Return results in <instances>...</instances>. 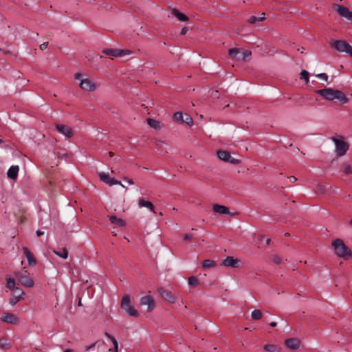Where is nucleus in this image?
Masks as SVG:
<instances>
[{
	"instance_id": "44",
	"label": "nucleus",
	"mask_w": 352,
	"mask_h": 352,
	"mask_svg": "<svg viewBox=\"0 0 352 352\" xmlns=\"http://www.w3.org/2000/svg\"><path fill=\"white\" fill-rule=\"evenodd\" d=\"M19 298L12 296L10 298L9 302L11 305H14L19 301Z\"/></svg>"
},
{
	"instance_id": "23",
	"label": "nucleus",
	"mask_w": 352,
	"mask_h": 352,
	"mask_svg": "<svg viewBox=\"0 0 352 352\" xmlns=\"http://www.w3.org/2000/svg\"><path fill=\"white\" fill-rule=\"evenodd\" d=\"M109 220L111 223H113L118 227H122L125 225L124 221L122 219L118 218L116 216H111L109 217Z\"/></svg>"
},
{
	"instance_id": "32",
	"label": "nucleus",
	"mask_w": 352,
	"mask_h": 352,
	"mask_svg": "<svg viewBox=\"0 0 352 352\" xmlns=\"http://www.w3.org/2000/svg\"><path fill=\"white\" fill-rule=\"evenodd\" d=\"M228 54L230 56L237 59L240 55V50L238 48H231L228 50Z\"/></svg>"
},
{
	"instance_id": "36",
	"label": "nucleus",
	"mask_w": 352,
	"mask_h": 352,
	"mask_svg": "<svg viewBox=\"0 0 352 352\" xmlns=\"http://www.w3.org/2000/svg\"><path fill=\"white\" fill-rule=\"evenodd\" d=\"M309 74L307 71L302 70L300 72V79L304 80L305 83L307 84L309 81Z\"/></svg>"
},
{
	"instance_id": "15",
	"label": "nucleus",
	"mask_w": 352,
	"mask_h": 352,
	"mask_svg": "<svg viewBox=\"0 0 352 352\" xmlns=\"http://www.w3.org/2000/svg\"><path fill=\"white\" fill-rule=\"evenodd\" d=\"M285 344L290 349L296 350L300 346V341L296 338H289L285 341Z\"/></svg>"
},
{
	"instance_id": "53",
	"label": "nucleus",
	"mask_w": 352,
	"mask_h": 352,
	"mask_svg": "<svg viewBox=\"0 0 352 352\" xmlns=\"http://www.w3.org/2000/svg\"><path fill=\"white\" fill-rule=\"evenodd\" d=\"M269 324H270V326H271L272 327H276L277 323H276V322H271Z\"/></svg>"
},
{
	"instance_id": "13",
	"label": "nucleus",
	"mask_w": 352,
	"mask_h": 352,
	"mask_svg": "<svg viewBox=\"0 0 352 352\" xmlns=\"http://www.w3.org/2000/svg\"><path fill=\"white\" fill-rule=\"evenodd\" d=\"M56 129L59 133L68 138H70L73 136L72 129L68 126L57 124H56Z\"/></svg>"
},
{
	"instance_id": "55",
	"label": "nucleus",
	"mask_w": 352,
	"mask_h": 352,
	"mask_svg": "<svg viewBox=\"0 0 352 352\" xmlns=\"http://www.w3.org/2000/svg\"><path fill=\"white\" fill-rule=\"evenodd\" d=\"M270 243H271V239H267L266 240V244H267V245H269Z\"/></svg>"
},
{
	"instance_id": "25",
	"label": "nucleus",
	"mask_w": 352,
	"mask_h": 352,
	"mask_svg": "<svg viewBox=\"0 0 352 352\" xmlns=\"http://www.w3.org/2000/svg\"><path fill=\"white\" fill-rule=\"evenodd\" d=\"M146 121H147L148 124L151 127H152L156 130L160 129L161 128L160 122L159 121H157L152 118H147Z\"/></svg>"
},
{
	"instance_id": "61",
	"label": "nucleus",
	"mask_w": 352,
	"mask_h": 352,
	"mask_svg": "<svg viewBox=\"0 0 352 352\" xmlns=\"http://www.w3.org/2000/svg\"><path fill=\"white\" fill-rule=\"evenodd\" d=\"M263 236H260V238H259V239H260V240H262V239H263Z\"/></svg>"
},
{
	"instance_id": "51",
	"label": "nucleus",
	"mask_w": 352,
	"mask_h": 352,
	"mask_svg": "<svg viewBox=\"0 0 352 352\" xmlns=\"http://www.w3.org/2000/svg\"><path fill=\"white\" fill-rule=\"evenodd\" d=\"M288 179L291 182H295L297 180V179L294 176H290L288 177Z\"/></svg>"
},
{
	"instance_id": "30",
	"label": "nucleus",
	"mask_w": 352,
	"mask_h": 352,
	"mask_svg": "<svg viewBox=\"0 0 352 352\" xmlns=\"http://www.w3.org/2000/svg\"><path fill=\"white\" fill-rule=\"evenodd\" d=\"M54 252L58 256L65 259L68 256V252L66 248H63L60 251L54 250Z\"/></svg>"
},
{
	"instance_id": "8",
	"label": "nucleus",
	"mask_w": 352,
	"mask_h": 352,
	"mask_svg": "<svg viewBox=\"0 0 352 352\" xmlns=\"http://www.w3.org/2000/svg\"><path fill=\"white\" fill-rule=\"evenodd\" d=\"M157 292L161 297L169 303H175L177 300V296L172 292L166 290L163 287H158Z\"/></svg>"
},
{
	"instance_id": "26",
	"label": "nucleus",
	"mask_w": 352,
	"mask_h": 352,
	"mask_svg": "<svg viewBox=\"0 0 352 352\" xmlns=\"http://www.w3.org/2000/svg\"><path fill=\"white\" fill-rule=\"evenodd\" d=\"M264 349L269 352H279L281 348L275 344H266L264 346Z\"/></svg>"
},
{
	"instance_id": "46",
	"label": "nucleus",
	"mask_w": 352,
	"mask_h": 352,
	"mask_svg": "<svg viewBox=\"0 0 352 352\" xmlns=\"http://www.w3.org/2000/svg\"><path fill=\"white\" fill-rule=\"evenodd\" d=\"M192 238H193V236L192 234H186L184 236V240H185V241H190L191 239H192Z\"/></svg>"
},
{
	"instance_id": "52",
	"label": "nucleus",
	"mask_w": 352,
	"mask_h": 352,
	"mask_svg": "<svg viewBox=\"0 0 352 352\" xmlns=\"http://www.w3.org/2000/svg\"><path fill=\"white\" fill-rule=\"evenodd\" d=\"M43 234H44V232L43 231H41V230H37L36 231V235L38 236H42Z\"/></svg>"
},
{
	"instance_id": "10",
	"label": "nucleus",
	"mask_w": 352,
	"mask_h": 352,
	"mask_svg": "<svg viewBox=\"0 0 352 352\" xmlns=\"http://www.w3.org/2000/svg\"><path fill=\"white\" fill-rule=\"evenodd\" d=\"M336 10L340 16L349 20L352 23V12L344 6L336 5Z\"/></svg>"
},
{
	"instance_id": "45",
	"label": "nucleus",
	"mask_w": 352,
	"mask_h": 352,
	"mask_svg": "<svg viewBox=\"0 0 352 352\" xmlns=\"http://www.w3.org/2000/svg\"><path fill=\"white\" fill-rule=\"evenodd\" d=\"M273 260L274 262L277 265H280L282 261V258L278 256H274Z\"/></svg>"
},
{
	"instance_id": "17",
	"label": "nucleus",
	"mask_w": 352,
	"mask_h": 352,
	"mask_svg": "<svg viewBox=\"0 0 352 352\" xmlns=\"http://www.w3.org/2000/svg\"><path fill=\"white\" fill-rule=\"evenodd\" d=\"M331 189V186L329 184H318L317 185L316 191L318 193H321L322 195L329 194Z\"/></svg>"
},
{
	"instance_id": "54",
	"label": "nucleus",
	"mask_w": 352,
	"mask_h": 352,
	"mask_svg": "<svg viewBox=\"0 0 352 352\" xmlns=\"http://www.w3.org/2000/svg\"><path fill=\"white\" fill-rule=\"evenodd\" d=\"M67 155V154H66V153L63 154V155L59 154L58 157L60 158H63L64 157H66Z\"/></svg>"
},
{
	"instance_id": "21",
	"label": "nucleus",
	"mask_w": 352,
	"mask_h": 352,
	"mask_svg": "<svg viewBox=\"0 0 352 352\" xmlns=\"http://www.w3.org/2000/svg\"><path fill=\"white\" fill-rule=\"evenodd\" d=\"M104 336L106 337H107L112 342V343L113 344V348L109 349V351L118 352V343L116 339L107 332L104 333Z\"/></svg>"
},
{
	"instance_id": "43",
	"label": "nucleus",
	"mask_w": 352,
	"mask_h": 352,
	"mask_svg": "<svg viewBox=\"0 0 352 352\" xmlns=\"http://www.w3.org/2000/svg\"><path fill=\"white\" fill-rule=\"evenodd\" d=\"M317 78H320L324 81H327L328 80V76L327 74L325 73H321V74H318L316 76Z\"/></svg>"
},
{
	"instance_id": "63",
	"label": "nucleus",
	"mask_w": 352,
	"mask_h": 352,
	"mask_svg": "<svg viewBox=\"0 0 352 352\" xmlns=\"http://www.w3.org/2000/svg\"><path fill=\"white\" fill-rule=\"evenodd\" d=\"M350 224L352 226V219L350 221Z\"/></svg>"
},
{
	"instance_id": "31",
	"label": "nucleus",
	"mask_w": 352,
	"mask_h": 352,
	"mask_svg": "<svg viewBox=\"0 0 352 352\" xmlns=\"http://www.w3.org/2000/svg\"><path fill=\"white\" fill-rule=\"evenodd\" d=\"M342 171L347 175L352 174V167L347 163H343L342 164Z\"/></svg>"
},
{
	"instance_id": "9",
	"label": "nucleus",
	"mask_w": 352,
	"mask_h": 352,
	"mask_svg": "<svg viewBox=\"0 0 352 352\" xmlns=\"http://www.w3.org/2000/svg\"><path fill=\"white\" fill-rule=\"evenodd\" d=\"M218 157L225 162H230L232 164H238L240 162L239 160L235 159L232 157L229 152L225 151H219L217 153Z\"/></svg>"
},
{
	"instance_id": "11",
	"label": "nucleus",
	"mask_w": 352,
	"mask_h": 352,
	"mask_svg": "<svg viewBox=\"0 0 352 352\" xmlns=\"http://www.w3.org/2000/svg\"><path fill=\"white\" fill-rule=\"evenodd\" d=\"M1 319L4 322L12 324H16L19 322V318L12 313H3L1 316Z\"/></svg>"
},
{
	"instance_id": "16",
	"label": "nucleus",
	"mask_w": 352,
	"mask_h": 352,
	"mask_svg": "<svg viewBox=\"0 0 352 352\" xmlns=\"http://www.w3.org/2000/svg\"><path fill=\"white\" fill-rule=\"evenodd\" d=\"M23 250L24 254L28 260V264L30 265H34L36 263V259L34 257V255L30 252V251L26 247L23 248Z\"/></svg>"
},
{
	"instance_id": "3",
	"label": "nucleus",
	"mask_w": 352,
	"mask_h": 352,
	"mask_svg": "<svg viewBox=\"0 0 352 352\" xmlns=\"http://www.w3.org/2000/svg\"><path fill=\"white\" fill-rule=\"evenodd\" d=\"M74 78L80 80V88L86 91H94L99 86L98 84L94 82L91 78L88 77L83 78V75L80 72L76 73Z\"/></svg>"
},
{
	"instance_id": "62",
	"label": "nucleus",
	"mask_w": 352,
	"mask_h": 352,
	"mask_svg": "<svg viewBox=\"0 0 352 352\" xmlns=\"http://www.w3.org/2000/svg\"><path fill=\"white\" fill-rule=\"evenodd\" d=\"M160 215L162 216L163 213L162 212H160Z\"/></svg>"
},
{
	"instance_id": "42",
	"label": "nucleus",
	"mask_w": 352,
	"mask_h": 352,
	"mask_svg": "<svg viewBox=\"0 0 352 352\" xmlns=\"http://www.w3.org/2000/svg\"><path fill=\"white\" fill-rule=\"evenodd\" d=\"M120 52H119L120 57H122V56H124L126 55H131L133 53L132 51L129 50H120Z\"/></svg>"
},
{
	"instance_id": "22",
	"label": "nucleus",
	"mask_w": 352,
	"mask_h": 352,
	"mask_svg": "<svg viewBox=\"0 0 352 352\" xmlns=\"http://www.w3.org/2000/svg\"><path fill=\"white\" fill-rule=\"evenodd\" d=\"M171 14L176 16L179 21H188V18L187 16H186L185 14H184L183 13H181L179 10H177V9H173L171 10Z\"/></svg>"
},
{
	"instance_id": "35",
	"label": "nucleus",
	"mask_w": 352,
	"mask_h": 352,
	"mask_svg": "<svg viewBox=\"0 0 352 352\" xmlns=\"http://www.w3.org/2000/svg\"><path fill=\"white\" fill-rule=\"evenodd\" d=\"M6 287L12 290L16 287L15 280L14 278L10 277L7 278Z\"/></svg>"
},
{
	"instance_id": "58",
	"label": "nucleus",
	"mask_w": 352,
	"mask_h": 352,
	"mask_svg": "<svg viewBox=\"0 0 352 352\" xmlns=\"http://www.w3.org/2000/svg\"><path fill=\"white\" fill-rule=\"evenodd\" d=\"M160 143H162V142H159L156 143V146H159Z\"/></svg>"
},
{
	"instance_id": "49",
	"label": "nucleus",
	"mask_w": 352,
	"mask_h": 352,
	"mask_svg": "<svg viewBox=\"0 0 352 352\" xmlns=\"http://www.w3.org/2000/svg\"><path fill=\"white\" fill-rule=\"evenodd\" d=\"M47 45H48V42H45V43H42L41 45H40V49L41 50H44L47 48Z\"/></svg>"
},
{
	"instance_id": "27",
	"label": "nucleus",
	"mask_w": 352,
	"mask_h": 352,
	"mask_svg": "<svg viewBox=\"0 0 352 352\" xmlns=\"http://www.w3.org/2000/svg\"><path fill=\"white\" fill-rule=\"evenodd\" d=\"M265 19V13H262L261 16H260V17H257V16H251L248 19V22H249L250 23L254 24V23H256V22L262 21H263Z\"/></svg>"
},
{
	"instance_id": "33",
	"label": "nucleus",
	"mask_w": 352,
	"mask_h": 352,
	"mask_svg": "<svg viewBox=\"0 0 352 352\" xmlns=\"http://www.w3.org/2000/svg\"><path fill=\"white\" fill-rule=\"evenodd\" d=\"M251 317L253 320H259L262 318V313L258 309H254L251 313Z\"/></svg>"
},
{
	"instance_id": "56",
	"label": "nucleus",
	"mask_w": 352,
	"mask_h": 352,
	"mask_svg": "<svg viewBox=\"0 0 352 352\" xmlns=\"http://www.w3.org/2000/svg\"><path fill=\"white\" fill-rule=\"evenodd\" d=\"M64 352H74V350L69 349L65 350Z\"/></svg>"
},
{
	"instance_id": "34",
	"label": "nucleus",
	"mask_w": 352,
	"mask_h": 352,
	"mask_svg": "<svg viewBox=\"0 0 352 352\" xmlns=\"http://www.w3.org/2000/svg\"><path fill=\"white\" fill-rule=\"evenodd\" d=\"M99 177L102 182L106 184H108V182L110 181V177L108 173L101 172L99 173Z\"/></svg>"
},
{
	"instance_id": "14",
	"label": "nucleus",
	"mask_w": 352,
	"mask_h": 352,
	"mask_svg": "<svg viewBox=\"0 0 352 352\" xmlns=\"http://www.w3.org/2000/svg\"><path fill=\"white\" fill-rule=\"evenodd\" d=\"M240 261L237 258H235L232 256H227L223 261V265L226 267H237Z\"/></svg>"
},
{
	"instance_id": "48",
	"label": "nucleus",
	"mask_w": 352,
	"mask_h": 352,
	"mask_svg": "<svg viewBox=\"0 0 352 352\" xmlns=\"http://www.w3.org/2000/svg\"><path fill=\"white\" fill-rule=\"evenodd\" d=\"M188 31V28L187 27H184L181 30L180 34L181 35H184V34H186L187 33Z\"/></svg>"
},
{
	"instance_id": "1",
	"label": "nucleus",
	"mask_w": 352,
	"mask_h": 352,
	"mask_svg": "<svg viewBox=\"0 0 352 352\" xmlns=\"http://www.w3.org/2000/svg\"><path fill=\"white\" fill-rule=\"evenodd\" d=\"M315 93L321 96L324 99L332 101L337 100L342 104L347 103L349 98L345 94L338 89H333L332 88H324L322 89H317Z\"/></svg>"
},
{
	"instance_id": "40",
	"label": "nucleus",
	"mask_w": 352,
	"mask_h": 352,
	"mask_svg": "<svg viewBox=\"0 0 352 352\" xmlns=\"http://www.w3.org/2000/svg\"><path fill=\"white\" fill-rule=\"evenodd\" d=\"M173 120L175 122H183V115L181 112H176L173 115Z\"/></svg>"
},
{
	"instance_id": "41",
	"label": "nucleus",
	"mask_w": 352,
	"mask_h": 352,
	"mask_svg": "<svg viewBox=\"0 0 352 352\" xmlns=\"http://www.w3.org/2000/svg\"><path fill=\"white\" fill-rule=\"evenodd\" d=\"M109 186H112V185H120L122 187H124V186L122 184L121 182L118 181V180H116L114 178H111L110 177V181L108 182V184Z\"/></svg>"
},
{
	"instance_id": "57",
	"label": "nucleus",
	"mask_w": 352,
	"mask_h": 352,
	"mask_svg": "<svg viewBox=\"0 0 352 352\" xmlns=\"http://www.w3.org/2000/svg\"><path fill=\"white\" fill-rule=\"evenodd\" d=\"M109 155L110 157H113L114 155V153L112 151L109 152Z\"/></svg>"
},
{
	"instance_id": "60",
	"label": "nucleus",
	"mask_w": 352,
	"mask_h": 352,
	"mask_svg": "<svg viewBox=\"0 0 352 352\" xmlns=\"http://www.w3.org/2000/svg\"><path fill=\"white\" fill-rule=\"evenodd\" d=\"M81 305H82V304H81V301H80V300H79V302H78V305H79V306H80Z\"/></svg>"
},
{
	"instance_id": "39",
	"label": "nucleus",
	"mask_w": 352,
	"mask_h": 352,
	"mask_svg": "<svg viewBox=\"0 0 352 352\" xmlns=\"http://www.w3.org/2000/svg\"><path fill=\"white\" fill-rule=\"evenodd\" d=\"M188 284L192 287H196L199 284V280L195 276H190L188 278Z\"/></svg>"
},
{
	"instance_id": "64",
	"label": "nucleus",
	"mask_w": 352,
	"mask_h": 352,
	"mask_svg": "<svg viewBox=\"0 0 352 352\" xmlns=\"http://www.w3.org/2000/svg\"><path fill=\"white\" fill-rule=\"evenodd\" d=\"M111 173H114V170L113 169H111Z\"/></svg>"
},
{
	"instance_id": "47",
	"label": "nucleus",
	"mask_w": 352,
	"mask_h": 352,
	"mask_svg": "<svg viewBox=\"0 0 352 352\" xmlns=\"http://www.w3.org/2000/svg\"><path fill=\"white\" fill-rule=\"evenodd\" d=\"M183 122H186L188 124H192V120L190 117H186L185 120L183 119Z\"/></svg>"
},
{
	"instance_id": "6",
	"label": "nucleus",
	"mask_w": 352,
	"mask_h": 352,
	"mask_svg": "<svg viewBox=\"0 0 352 352\" xmlns=\"http://www.w3.org/2000/svg\"><path fill=\"white\" fill-rule=\"evenodd\" d=\"M121 308L131 316L138 317L139 316L138 311L131 305L130 298L127 295L122 299Z\"/></svg>"
},
{
	"instance_id": "24",
	"label": "nucleus",
	"mask_w": 352,
	"mask_h": 352,
	"mask_svg": "<svg viewBox=\"0 0 352 352\" xmlns=\"http://www.w3.org/2000/svg\"><path fill=\"white\" fill-rule=\"evenodd\" d=\"M102 52L109 56H119L120 49H104Z\"/></svg>"
},
{
	"instance_id": "29",
	"label": "nucleus",
	"mask_w": 352,
	"mask_h": 352,
	"mask_svg": "<svg viewBox=\"0 0 352 352\" xmlns=\"http://www.w3.org/2000/svg\"><path fill=\"white\" fill-rule=\"evenodd\" d=\"M251 54H252V52L250 51H248V50L243 51L242 53H240V55L239 56V57H237V59L246 60L248 58H249L250 57Z\"/></svg>"
},
{
	"instance_id": "28",
	"label": "nucleus",
	"mask_w": 352,
	"mask_h": 352,
	"mask_svg": "<svg viewBox=\"0 0 352 352\" xmlns=\"http://www.w3.org/2000/svg\"><path fill=\"white\" fill-rule=\"evenodd\" d=\"M11 347L10 343L8 339L2 338L0 339V348L2 349H8Z\"/></svg>"
},
{
	"instance_id": "5",
	"label": "nucleus",
	"mask_w": 352,
	"mask_h": 352,
	"mask_svg": "<svg viewBox=\"0 0 352 352\" xmlns=\"http://www.w3.org/2000/svg\"><path fill=\"white\" fill-rule=\"evenodd\" d=\"M329 45L331 48L339 52H345L352 56V46L344 40H331Z\"/></svg>"
},
{
	"instance_id": "50",
	"label": "nucleus",
	"mask_w": 352,
	"mask_h": 352,
	"mask_svg": "<svg viewBox=\"0 0 352 352\" xmlns=\"http://www.w3.org/2000/svg\"><path fill=\"white\" fill-rule=\"evenodd\" d=\"M124 180L127 182L129 184H134V182H133V180L132 179L124 177Z\"/></svg>"
},
{
	"instance_id": "37",
	"label": "nucleus",
	"mask_w": 352,
	"mask_h": 352,
	"mask_svg": "<svg viewBox=\"0 0 352 352\" xmlns=\"http://www.w3.org/2000/svg\"><path fill=\"white\" fill-rule=\"evenodd\" d=\"M13 296L21 299V296L24 294V292L19 287H15L12 289Z\"/></svg>"
},
{
	"instance_id": "18",
	"label": "nucleus",
	"mask_w": 352,
	"mask_h": 352,
	"mask_svg": "<svg viewBox=\"0 0 352 352\" xmlns=\"http://www.w3.org/2000/svg\"><path fill=\"white\" fill-rule=\"evenodd\" d=\"M19 166H12L7 172L8 177L14 179L17 177L18 172H19Z\"/></svg>"
},
{
	"instance_id": "7",
	"label": "nucleus",
	"mask_w": 352,
	"mask_h": 352,
	"mask_svg": "<svg viewBox=\"0 0 352 352\" xmlns=\"http://www.w3.org/2000/svg\"><path fill=\"white\" fill-rule=\"evenodd\" d=\"M15 276L22 285L27 287H33L34 281L29 277L27 271L16 272L15 273Z\"/></svg>"
},
{
	"instance_id": "4",
	"label": "nucleus",
	"mask_w": 352,
	"mask_h": 352,
	"mask_svg": "<svg viewBox=\"0 0 352 352\" xmlns=\"http://www.w3.org/2000/svg\"><path fill=\"white\" fill-rule=\"evenodd\" d=\"M331 140L335 144V153L336 156L342 157L349 150V145L344 140V138L342 136H340L339 138L332 137Z\"/></svg>"
},
{
	"instance_id": "38",
	"label": "nucleus",
	"mask_w": 352,
	"mask_h": 352,
	"mask_svg": "<svg viewBox=\"0 0 352 352\" xmlns=\"http://www.w3.org/2000/svg\"><path fill=\"white\" fill-rule=\"evenodd\" d=\"M214 265V262L210 259H206L203 261L202 266L204 268H209Z\"/></svg>"
},
{
	"instance_id": "12",
	"label": "nucleus",
	"mask_w": 352,
	"mask_h": 352,
	"mask_svg": "<svg viewBox=\"0 0 352 352\" xmlns=\"http://www.w3.org/2000/svg\"><path fill=\"white\" fill-rule=\"evenodd\" d=\"M142 305H147V311H151L155 307L154 299L151 296H145L140 298Z\"/></svg>"
},
{
	"instance_id": "19",
	"label": "nucleus",
	"mask_w": 352,
	"mask_h": 352,
	"mask_svg": "<svg viewBox=\"0 0 352 352\" xmlns=\"http://www.w3.org/2000/svg\"><path fill=\"white\" fill-rule=\"evenodd\" d=\"M138 206L140 208L146 207L148 209H149L151 211L155 212L154 206L153 205V204L151 202H150L147 200H145L143 199H140L138 201Z\"/></svg>"
},
{
	"instance_id": "2",
	"label": "nucleus",
	"mask_w": 352,
	"mask_h": 352,
	"mask_svg": "<svg viewBox=\"0 0 352 352\" xmlns=\"http://www.w3.org/2000/svg\"><path fill=\"white\" fill-rule=\"evenodd\" d=\"M336 254L344 259H348L351 256V251L344 244L342 240L337 239L332 241Z\"/></svg>"
},
{
	"instance_id": "20",
	"label": "nucleus",
	"mask_w": 352,
	"mask_h": 352,
	"mask_svg": "<svg viewBox=\"0 0 352 352\" xmlns=\"http://www.w3.org/2000/svg\"><path fill=\"white\" fill-rule=\"evenodd\" d=\"M213 210L215 212L219 213V214H229L228 208H227L224 206L219 205V204L213 205Z\"/></svg>"
},
{
	"instance_id": "59",
	"label": "nucleus",
	"mask_w": 352,
	"mask_h": 352,
	"mask_svg": "<svg viewBox=\"0 0 352 352\" xmlns=\"http://www.w3.org/2000/svg\"><path fill=\"white\" fill-rule=\"evenodd\" d=\"M285 235L288 236H289V233L286 232V233L285 234Z\"/></svg>"
}]
</instances>
